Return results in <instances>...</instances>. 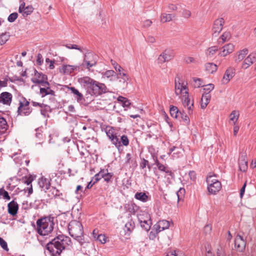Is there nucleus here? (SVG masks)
Here are the masks:
<instances>
[{
	"instance_id": "ddd939ff",
	"label": "nucleus",
	"mask_w": 256,
	"mask_h": 256,
	"mask_svg": "<svg viewBox=\"0 0 256 256\" xmlns=\"http://www.w3.org/2000/svg\"><path fill=\"white\" fill-rule=\"evenodd\" d=\"M224 20L222 18H219L216 20L213 24L212 32V35L216 36L222 31Z\"/></svg>"
},
{
	"instance_id": "0e129e2a",
	"label": "nucleus",
	"mask_w": 256,
	"mask_h": 256,
	"mask_svg": "<svg viewBox=\"0 0 256 256\" xmlns=\"http://www.w3.org/2000/svg\"><path fill=\"white\" fill-rule=\"evenodd\" d=\"M152 24V22L150 20H146L142 22V26L144 28H148Z\"/></svg>"
},
{
	"instance_id": "473e14b6",
	"label": "nucleus",
	"mask_w": 256,
	"mask_h": 256,
	"mask_svg": "<svg viewBox=\"0 0 256 256\" xmlns=\"http://www.w3.org/2000/svg\"><path fill=\"white\" fill-rule=\"evenodd\" d=\"M68 89L71 90V92L76 96L75 98L77 102H80L84 100V96L82 93H80L77 89L74 87H69Z\"/></svg>"
},
{
	"instance_id": "412c9836",
	"label": "nucleus",
	"mask_w": 256,
	"mask_h": 256,
	"mask_svg": "<svg viewBox=\"0 0 256 256\" xmlns=\"http://www.w3.org/2000/svg\"><path fill=\"white\" fill-rule=\"evenodd\" d=\"M47 80V76L42 73L38 72L36 70L34 77L32 78V80L35 84H42Z\"/></svg>"
},
{
	"instance_id": "7ed1b4c3",
	"label": "nucleus",
	"mask_w": 256,
	"mask_h": 256,
	"mask_svg": "<svg viewBox=\"0 0 256 256\" xmlns=\"http://www.w3.org/2000/svg\"><path fill=\"white\" fill-rule=\"evenodd\" d=\"M38 232L42 236H46L50 233L54 229V222L50 218H44L36 222Z\"/></svg>"
},
{
	"instance_id": "69168bd1",
	"label": "nucleus",
	"mask_w": 256,
	"mask_h": 256,
	"mask_svg": "<svg viewBox=\"0 0 256 256\" xmlns=\"http://www.w3.org/2000/svg\"><path fill=\"white\" fill-rule=\"evenodd\" d=\"M36 62L38 65H41L43 62L42 56L40 54H38L37 55Z\"/></svg>"
},
{
	"instance_id": "f704fd0d",
	"label": "nucleus",
	"mask_w": 256,
	"mask_h": 256,
	"mask_svg": "<svg viewBox=\"0 0 256 256\" xmlns=\"http://www.w3.org/2000/svg\"><path fill=\"white\" fill-rule=\"evenodd\" d=\"M134 198L142 202H145L148 200V196L144 192H137L134 195Z\"/></svg>"
},
{
	"instance_id": "dca6fc26",
	"label": "nucleus",
	"mask_w": 256,
	"mask_h": 256,
	"mask_svg": "<svg viewBox=\"0 0 256 256\" xmlns=\"http://www.w3.org/2000/svg\"><path fill=\"white\" fill-rule=\"evenodd\" d=\"M235 74V68L232 67H229L226 70L222 80V83L223 84H227L231 79L234 76Z\"/></svg>"
},
{
	"instance_id": "3c124183",
	"label": "nucleus",
	"mask_w": 256,
	"mask_h": 256,
	"mask_svg": "<svg viewBox=\"0 0 256 256\" xmlns=\"http://www.w3.org/2000/svg\"><path fill=\"white\" fill-rule=\"evenodd\" d=\"M9 35L7 34H2L0 36V43L4 44L8 40Z\"/></svg>"
},
{
	"instance_id": "1a4fd4ad",
	"label": "nucleus",
	"mask_w": 256,
	"mask_h": 256,
	"mask_svg": "<svg viewBox=\"0 0 256 256\" xmlns=\"http://www.w3.org/2000/svg\"><path fill=\"white\" fill-rule=\"evenodd\" d=\"M170 226V222L166 220H161L158 221L156 224L154 226V230L153 231L150 232V238H155L156 234H158L160 232L168 228Z\"/></svg>"
},
{
	"instance_id": "5fc2aeb1",
	"label": "nucleus",
	"mask_w": 256,
	"mask_h": 256,
	"mask_svg": "<svg viewBox=\"0 0 256 256\" xmlns=\"http://www.w3.org/2000/svg\"><path fill=\"white\" fill-rule=\"evenodd\" d=\"M120 142H122V145L124 146H128L129 144V140L128 136L126 135H123L120 138Z\"/></svg>"
},
{
	"instance_id": "c85d7f7f",
	"label": "nucleus",
	"mask_w": 256,
	"mask_h": 256,
	"mask_svg": "<svg viewBox=\"0 0 256 256\" xmlns=\"http://www.w3.org/2000/svg\"><path fill=\"white\" fill-rule=\"evenodd\" d=\"M176 15L174 14H166V12L162 13L160 16V22L162 23L170 22L174 18Z\"/></svg>"
},
{
	"instance_id": "2f4dec72",
	"label": "nucleus",
	"mask_w": 256,
	"mask_h": 256,
	"mask_svg": "<svg viewBox=\"0 0 256 256\" xmlns=\"http://www.w3.org/2000/svg\"><path fill=\"white\" fill-rule=\"evenodd\" d=\"M8 128V124L6 120L0 114V135L4 134Z\"/></svg>"
},
{
	"instance_id": "bb28decb",
	"label": "nucleus",
	"mask_w": 256,
	"mask_h": 256,
	"mask_svg": "<svg viewBox=\"0 0 256 256\" xmlns=\"http://www.w3.org/2000/svg\"><path fill=\"white\" fill-rule=\"evenodd\" d=\"M117 74L113 70H108L102 73V78H107L110 82L116 80Z\"/></svg>"
},
{
	"instance_id": "37998d69",
	"label": "nucleus",
	"mask_w": 256,
	"mask_h": 256,
	"mask_svg": "<svg viewBox=\"0 0 256 256\" xmlns=\"http://www.w3.org/2000/svg\"><path fill=\"white\" fill-rule=\"evenodd\" d=\"M156 164L159 170L160 171L165 172L166 173L169 174L170 176H172V172L167 170L166 168L163 164H160L158 160H156Z\"/></svg>"
},
{
	"instance_id": "5701e85b",
	"label": "nucleus",
	"mask_w": 256,
	"mask_h": 256,
	"mask_svg": "<svg viewBox=\"0 0 256 256\" xmlns=\"http://www.w3.org/2000/svg\"><path fill=\"white\" fill-rule=\"evenodd\" d=\"M239 168L240 171L245 172L248 168V160L246 154H242L239 158Z\"/></svg>"
},
{
	"instance_id": "680f3d73",
	"label": "nucleus",
	"mask_w": 256,
	"mask_h": 256,
	"mask_svg": "<svg viewBox=\"0 0 256 256\" xmlns=\"http://www.w3.org/2000/svg\"><path fill=\"white\" fill-rule=\"evenodd\" d=\"M96 238L102 244H104L106 242V236L103 234L98 235Z\"/></svg>"
},
{
	"instance_id": "6e6d98bb",
	"label": "nucleus",
	"mask_w": 256,
	"mask_h": 256,
	"mask_svg": "<svg viewBox=\"0 0 256 256\" xmlns=\"http://www.w3.org/2000/svg\"><path fill=\"white\" fill-rule=\"evenodd\" d=\"M180 118L186 124L190 122L189 118L184 112H180Z\"/></svg>"
},
{
	"instance_id": "cd10ccee",
	"label": "nucleus",
	"mask_w": 256,
	"mask_h": 256,
	"mask_svg": "<svg viewBox=\"0 0 256 256\" xmlns=\"http://www.w3.org/2000/svg\"><path fill=\"white\" fill-rule=\"evenodd\" d=\"M38 185L42 190L46 192L50 188V183L49 180L42 178L38 180Z\"/></svg>"
},
{
	"instance_id": "052dcab7",
	"label": "nucleus",
	"mask_w": 256,
	"mask_h": 256,
	"mask_svg": "<svg viewBox=\"0 0 256 256\" xmlns=\"http://www.w3.org/2000/svg\"><path fill=\"white\" fill-rule=\"evenodd\" d=\"M0 245L2 248L6 250H8V248L7 243L2 238L0 237Z\"/></svg>"
},
{
	"instance_id": "864d4df0",
	"label": "nucleus",
	"mask_w": 256,
	"mask_h": 256,
	"mask_svg": "<svg viewBox=\"0 0 256 256\" xmlns=\"http://www.w3.org/2000/svg\"><path fill=\"white\" fill-rule=\"evenodd\" d=\"M216 256H226L224 248L220 246L217 249Z\"/></svg>"
},
{
	"instance_id": "6ab92c4d",
	"label": "nucleus",
	"mask_w": 256,
	"mask_h": 256,
	"mask_svg": "<svg viewBox=\"0 0 256 256\" xmlns=\"http://www.w3.org/2000/svg\"><path fill=\"white\" fill-rule=\"evenodd\" d=\"M12 96L8 92H2L0 94V104L10 106L12 101Z\"/></svg>"
},
{
	"instance_id": "2eb2a0df",
	"label": "nucleus",
	"mask_w": 256,
	"mask_h": 256,
	"mask_svg": "<svg viewBox=\"0 0 256 256\" xmlns=\"http://www.w3.org/2000/svg\"><path fill=\"white\" fill-rule=\"evenodd\" d=\"M116 80H118L120 88H124L128 85V81L129 80V77L126 73H120L117 74Z\"/></svg>"
},
{
	"instance_id": "72a5a7b5",
	"label": "nucleus",
	"mask_w": 256,
	"mask_h": 256,
	"mask_svg": "<svg viewBox=\"0 0 256 256\" xmlns=\"http://www.w3.org/2000/svg\"><path fill=\"white\" fill-rule=\"evenodd\" d=\"M182 150L181 148L173 146L170 148L168 154H170L174 152L172 156L174 158H178L180 156V154H182Z\"/></svg>"
},
{
	"instance_id": "f03ea898",
	"label": "nucleus",
	"mask_w": 256,
	"mask_h": 256,
	"mask_svg": "<svg viewBox=\"0 0 256 256\" xmlns=\"http://www.w3.org/2000/svg\"><path fill=\"white\" fill-rule=\"evenodd\" d=\"M78 81L86 88L87 92L91 96H98L107 92L104 84L96 82L88 76L80 78Z\"/></svg>"
},
{
	"instance_id": "de8ad7c7",
	"label": "nucleus",
	"mask_w": 256,
	"mask_h": 256,
	"mask_svg": "<svg viewBox=\"0 0 256 256\" xmlns=\"http://www.w3.org/2000/svg\"><path fill=\"white\" fill-rule=\"evenodd\" d=\"M230 38V34L228 32H224L220 36L222 42H224L228 40Z\"/></svg>"
},
{
	"instance_id": "f8f14e48",
	"label": "nucleus",
	"mask_w": 256,
	"mask_h": 256,
	"mask_svg": "<svg viewBox=\"0 0 256 256\" xmlns=\"http://www.w3.org/2000/svg\"><path fill=\"white\" fill-rule=\"evenodd\" d=\"M174 56V52L170 49L165 50L158 57V64H163L172 60Z\"/></svg>"
},
{
	"instance_id": "39448f33",
	"label": "nucleus",
	"mask_w": 256,
	"mask_h": 256,
	"mask_svg": "<svg viewBox=\"0 0 256 256\" xmlns=\"http://www.w3.org/2000/svg\"><path fill=\"white\" fill-rule=\"evenodd\" d=\"M175 94L177 96H182L188 94V84L180 77L178 76L175 78Z\"/></svg>"
},
{
	"instance_id": "79ce46f5",
	"label": "nucleus",
	"mask_w": 256,
	"mask_h": 256,
	"mask_svg": "<svg viewBox=\"0 0 256 256\" xmlns=\"http://www.w3.org/2000/svg\"><path fill=\"white\" fill-rule=\"evenodd\" d=\"M117 100L122 104V106L124 108H128L130 104V101L126 98L122 96H119Z\"/></svg>"
},
{
	"instance_id": "09e8293b",
	"label": "nucleus",
	"mask_w": 256,
	"mask_h": 256,
	"mask_svg": "<svg viewBox=\"0 0 256 256\" xmlns=\"http://www.w3.org/2000/svg\"><path fill=\"white\" fill-rule=\"evenodd\" d=\"M185 194V190L184 188H180L176 192L178 200H182Z\"/></svg>"
},
{
	"instance_id": "0eeeda50",
	"label": "nucleus",
	"mask_w": 256,
	"mask_h": 256,
	"mask_svg": "<svg viewBox=\"0 0 256 256\" xmlns=\"http://www.w3.org/2000/svg\"><path fill=\"white\" fill-rule=\"evenodd\" d=\"M98 60V56L92 52L85 53L82 66L90 70V68L96 66Z\"/></svg>"
},
{
	"instance_id": "bf43d9fd",
	"label": "nucleus",
	"mask_w": 256,
	"mask_h": 256,
	"mask_svg": "<svg viewBox=\"0 0 256 256\" xmlns=\"http://www.w3.org/2000/svg\"><path fill=\"white\" fill-rule=\"evenodd\" d=\"M184 62L186 64H192V63H195L196 62V60H195V59L193 57H192V56H186V57L184 58Z\"/></svg>"
},
{
	"instance_id": "8fccbe9b",
	"label": "nucleus",
	"mask_w": 256,
	"mask_h": 256,
	"mask_svg": "<svg viewBox=\"0 0 256 256\" xmlns=\"http://www.w3.org/2000/svg\"><path fill=\"white\" fill-rule=\"evenodd\" d=\"M218 48L216 46H212L208 49L206 54L208 56H212L216 52Z\"/></svg>"
},
{
	"instance_id": "a211bd4d",
	"label": "nucleus",
	"mask_w": 256,
	"mask_h": 256,
	"mask_svg": "<svg viewBox=\"0 0 256 256\" xmlns=\"http://www.w3.org/2000/svg\"><path fill=\"white\" fill-rule=\"evenodd\" d=\"M234 246L238 251L242 252L245 250L246 242L242 236L238 235L235 238Z\"/></svg>"
},
{
	"instance_id": "f257e3e1",
	"label": "nucleus",
	"mask_w": 256,
	"mask_h": 256,
	"mask_svg": "<svg viewBox=\"0 0 256 256\" xmlns=\"http://www.w3.org/2000/svg\"><path fill=\"white\" fill-rule=\"evenodd\" d=\"M70 244L71 240L69 237L60 234L47 244L46 248L52 256H59Z\"/></svg>"
},
{
	"instance_id": "13d9d810",
	"label": "nucleus",
	"mask_w": 256,
	"mask_h": 256,
	"mask_svg": "<svg viewBox=\"0 0 256 256\" xmlns=\"http://www.w3.org/2000/svg\"><path fill=\"white\" fill-rule=\"evenodd\" d=\"M18 14L16 12H14L8 16V20L10 22H14L18 18Z\"/></svg>"
},
{
	"instance_id": "393cba45",
	"label": "nucleus",
	"mask_w": 256,
	"mask_h": 256,
	"mask_svg": "<svg viewBox=\"0 0 256 256\" xmlns=\"http://www.w3.org/2000/svg\"><path fill=\"white\" fill-rule=\"evenodd\" d=\"M134 222L132 219V216H128V220L125 224L124 230L129 234L134 230Z\"/></svg>"
},
{
	"instance_id": "a19ab883",
	"label": "nucleus",
	"mask_w": 256,
	"mask_h": 256,
	"mask_svg": "<svg viewBox=\"0 0 256 256\" xmlns=\"http://www.w3.org/2000/svg\"><path fill=\"white\" fill-rule=\"evenodd\" d=\"M240 113L238 110H233L230 114V120L233 122L234 124H236V122L239 118Z\"/></svg>"
},
{
	"instance_id": "c756f323",
	"label": "nucleus",
	"mask_w": 256,
	"mask_h": 256,
	"mask_svg": "<svg viewBox=\"0 0 256 256\" xmlns=\"http://www.w3.org/2000/svg\"><path fill=\"white\" fill-rule=\"evenodd\" d=\"M146 220L144 222L140 223L142 228H143L146 230L148 231L150 228L152 222L150 216L148 213H146Z\"/></svg>"
},
{
	"instance_id": "338daca9",
	"label": "nucleus",
	"mask_w": 256,
	"mask_h": 256,
	"mask_svg": "<svg viewBox=\"0 0 256 256\" xmlns=\"http://www.w3.org/2000/svg\"><path fill=\"white\" fill-rule=\"evenodd\" d=\"M146 213H144L142 214H140L138 216V220L140 222H144L146 220Z\"/></svg>"
},
{
	"instance_id": "4468645a",
	"label": "nucleus",
	"mask_w": 256,
	"mask_h": 256,
	"mask_svg": "<svg viewBox=\"0 0 256 256\" xmlns=\"http://www.w3.org/2000/svg\"><path fill=\"white\" fill-rule=\"evenodd\" d=\"M180 98L183 106L187 108L188 113L190 114L192 111L194 103L190 101L188 94L180 96Z\"/></svg>"
},
{
	"instance_id": "aec40b11",
	"label": "nucleus",
	"mask_w": 256,
	"mask_h": 256,
	"mask_svg": "<svg viewBox=\"0 0 256 256\" xmlns=\"http://www.w3.org/2000/svg\"><path fill=\"white\" fill-rule=\"evenodd\" d=\"M256 61V53L252 52L250 54L245 60L242 64V68L244 69L248 68L254 62Z\"/></svg>"
},
{
	"instance_id": "c9c22d12",
	"label": "nucleus",
	"mask_w": 256,
	"mask_h": 256,
	"mask_svg": "<svg viewBox=\"0 0 256 256\" xmlns=\"http://www.w3.org/2000/svg\"><path fill=\"white\" fill-rule=\"evenodd\" d=\"M210 94H202V98H201V108L202 109L205 108L208 104L210 102Z\"/></svg>"
},
{
	"instance_id": "f3484780",
	"label": "nucleus",
	"mask_w": 256,
	"mask_h": 256,
	"mask_svg": "<svg viewBox=\"0 0 256 256\" xmlns=\"http://www.w3.org/2000/svg\"><path fill=\"white\" fill-rule=\"evenodd\" d=\"M42 86L43 88H40V93L42 97H44L46 95H54V92L50 88L48 82H46Z\"/></svg>"
},
{
	"instance_id": "9b49d317",
	"label": "nucleus",
	"mask_w": 256,
	"mask_h": 256,
	"mask_svg": "<svg viewBox=\"0 0 256 256\" xmlns=\"http://www.w3.org/2000/svg\"><path fill=\"white\" fill-rule=\"evenodd\" d=\"M113 174L108 172L107 169L101 170L100 172L94 176V182H98L101 178H103L106 182L112 181Z\"/></svg>"
},
{
	"instance_id": "b1692460",
	"label": "nucleus",
	"mask_w": 256,
	"mask_h": 256,
	"mask_svg": "<svg viewBox=\"0 0 256 256\" xmlns=\"http://www.w3.org/2000/svg\"><path fill=\"white\" fill-rule=\"evenodd\" d=\"M8 212L12 216L17 214L18 210V204L14 200H12L8 205Z\"/></svg>"
},
{
	"instance_id": "6e6552de",
	"label": "nucleus",
	"mask_w": 256,
	"mask_h": 256,
	"mask_svg": "<svg viewBox=\"0 0 256 256\" xmlns=\"http://www.w3.org/2000/svg\"><path fill=\"white\" fill-rule=\"evenodd\" d=\"M206 182L208 184V192L211 194H215L220 190L222 188L220 182L214 178V176H210L207 178Z\"/></svg>"
},
{
	"instance_id": "423d86ee",
	"label": "nucleus",
	"mask_w": 256,
	"mask_h": 256,
	"mask_svg": "<svg viewBox=\"0 0 256 256\" xmlns=\"http://www.w3.org/2000/svg\"><path fill=\"white\" fill-rule=\"evenodd\" d=\"M19 106L18 108V114L21 116H28L32 112L30 108V102L24 97H18Z\"/></svg>"
},
{
	"instance_id": "a878e982",
	"label": "nucleus",
	"mask_w": 256,
	"mask_h": 256,
	"mask_svg": "<svg viewBox=\"0 0 256 256\" xmlns=\"http://www.w3.org/2000/svg\"><path fill=\"white\" fill-rule=\"evenodd\" d=\"M234 50V46L232 44H228L222 48V50L220 52L221 56H226L232 53Z\"/></svg>"
},
{
	"instance_id": "4c0bfd02",
	"label": "nucleus",
	"mask_w": 256,
	"mask_h": 256,
	"mask_svg": "<svg viewBox=\"0 0 256 256\" xmlns=\"http://www.w3.org/2000/svg\"><path fill=\"white\" fill-rule=\"evenodd\" d=\"M248 50L247 48L243 49L240 50L238 54L237 58L236 60V62H240L242 61L248 54Z\"/></svg>"
},
{
	"instance_id": "20e7f679",
	"label": "nucleus",
	"mask_w": 256,
	"mask_h": 256,
	"mask_svg": "<svg viewBox=\"0 0 256 256\" xmlns=\"http://www.w3.org/2000/svg\"><path fill=\"white\" fill-rule=\"evenodd\" d=\"M68 229L69 234L72 237L80 242L83 240L84 230L81 222L76 220L72 221L68 224Z\"/></svg>"
},
{
	"instance_id": "c03bdc74",
	"label": "nucleus",
	"mask_w": 256,
	"mask_h": 256,
	"mask_svg": "<svg viewBox=\"0 0 256 256\" xmlns=\"http://www.w3.org/2000/svg\"><path fill=\"white\" fill-rule=\"evenodd\" d=\"M66 47L68 49H76L78 50L82 53H84L86 49L80 48V46L74 44H67L66 45Z\"/></svg>"
},
{
	"instance_id": "a18cd8bd",
	"label": "nucleus",
	"mask_w": 256,
	"mask_h": 256,
	"mask_svg": "<svg viewBox=\"0 0 256 256\" xmlns=\"http://www.w3.org/2000/svg\"><path fill=\"white\" fill-rule=\"evenodd\" d=\"M166 256H184V254L178 250H170L167 252Z\"/></svg>"
},
{
	"instance_id": "4be33fe9",
	"label": "nucleus",
	"mask_w": 256,
	"mask_h": 256,
	"mask_svg": "<svg viewBox=\"0 0 256 256\" xmlns=\"http://www.w3.org/2000/svg\"><path fill=\"white\" fill-rule=\"evenodd\" d=\"M34 8L32 6L25 7V3L24 2H21L18 9L19 12L22 13L24 16H26L30 14L32 12Z\"/></svg>"
},
{
	"instance_id": "ea45409f",
	"label": "nucleus",
	"mask_w": 256,
	"mask_h": 256,
	"mask_svg": "<svg viewBox=\"0 0 256 256\" xmlns=\"http://www.w3.org/2000/svg\"><path fill=\"white\" fill-rule=\"evenodd\" d=\"M74 69L75 68L74 66L70 65H65L62 66L60 72L64 74H68L73 72Z\"/></svg>"
},
{
	"instance_id": "e2e57ef3",
	"label": "nucleus",
	"mask_w": 256,
	"mask_h": 256,
	"mask_svg": "<svg viewBox=\"0 0 256 256\" xmlns=\"http://www.w3.org/2000/svg\"><path fill=\"white\" fill-rule=\"evenodd\" d=\"M194 87L199 88L200 86H204L203 85H202L200 79V78H194Z\"/></svg>"
},
{
	"instance_id": "7c9ffc66",
	"label": "nucleus",
	"mask_w": 256,
	"mask_h": 256,
	"mask_svg": "<svg viewBox=\"0 0 256 256\" xmlns=\"http://www.w3.org/2000/svg\"><path fill=\"white\" fill-rule=\"evenodd\" d=\"M62 193L54 187L50 188V190L48 191V196L50 197L56 198H61L62 196Z\"/></svg>"
},
{
	"instance_id": "49530a36",
	"label": "nucleus",
	"mask_w": 256,
	"mask_h": 256,
	"mask_svg": "<svg viewBox=\"0 0 256 256\" xmlns=\"http://www.w3.org/2000/svg\"><path fill=\"white\" fill-rule=\"evenodd\" d=\"M0 196H2L4 200H10V199L8 192L3 188L0 189Z\"/></svg>"
},
{
	"instance_id": "9d476101",
	"label": "nucleus",
	"mask_w": 256,
	"mask_h": 256,
	"mask_svg": "<svg viewBox=\"0 0 256 256\" xmlns=\"http://www.w3.org/2000/svg\"><path fill=\"white\" fill-rule=\"evenodd\" d=\"M106 132L112 144L118 148L121 146L120 142L116 136L114 130L110 126H107L106 129Z\"/></svg>"
},
{
	"instance_id": "603ef678",
	"label": "nucleus",
	"mask_w": 256,
	"mask_h": 256,
	"mask_svg": "<svg viewBox=\"0 0 256 256\" xmlns=\"http://www.w3.org/2000/svg\"><path fill=\"white\" fill-rule=\"evenodd\" d=\"M214 88V85L213 84H210L204 86V90L205 91L206 94H208L213 90Z\"/></svg>"
},
{
	"instance_id": "58836bf2",
	"label": "nucleus",
	"mask_w": 256,
	"mask_h": 256,
	"mask_svg": "<svg viewBox=\"0 0 256 256\" xmlns=\"http://www.w3.org/2000/svg\"><path fill=\"white\" fill-rule=\"evenodd\" d=\"M170 114L172 116L175 118H180V112L176 106H172L170 108Z\"/></svg>"
},
{
	"instance_id": "4d7b16f0",
	"label": "nucleus",
	"mask_w": 256,
	"mask_h": 256,
	"mask_svg": "<svg viewBox=\"0 0 256 256\" xmlns=\"http://www.w3.org/2000/svg\"><path fill=\"white\" fill-rule=\"evenodd\" d=\"M192 14L191 12L187 9H184L182 12V16L185 18H188Z\"/></svg>"
},
{
	"instance_id": "774afa93",
	"label": "nucleus",
	"mask_w": 256,
	"mask_h": 256,
	"mask_svg": "<svg viewBox=\"0 0 256 256\" xmlns=\"http://www.w3.org/2000/svg\"><path fill=\"white\" fill-rule=\"evenodd\" d=\"M168 7L170 11H176L178 10V6L176 4H170Z\"/></svg>"
},
{
	"instance_id": "e433bc0d",
	"label": "nucleus",
	"mask_w": 256,
	"mask_h": 256,
	"mask_svg": "<svg viewBox=\"0 0 256 256\" xmlns=\"http://www.w3.org/2000/svg\"><path fill=\"white\" fill-rule=\"evenodd\" d=\"M206 70L209 73L212 74L217 70V66L214 63H207L205 65Z\"/></svg>"
}]
</instances>
